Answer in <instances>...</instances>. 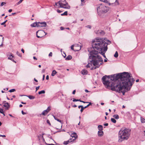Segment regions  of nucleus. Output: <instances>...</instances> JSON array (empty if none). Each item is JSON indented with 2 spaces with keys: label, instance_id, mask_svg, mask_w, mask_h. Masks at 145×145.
<instances>
[{
  "label": "nucleus",
  "instance_id": "obj_1",
  "mask_svg": "<svg viewBox=\"0 0 145 145\" xmlns=\"http://www.w3.org/2000/svg\"><path fill=\"white\" fill-rule=\"evenodd\" d=\"M103 84L107 88L123 95L130 90L135 80L132 78V75L128 72H124L111 76L105 75L102 78Z\"/></svg>",
  "mask_w": 145,
  "mask_h": 145
},
{
  "label": "nucleus",
  "instance_id": "obj_2",
  "mask_svg": "<svg viewBox=\"0 0 145 145\" xmlns=\"http://www.w3.org/2000/svg\"><path fill=\"white\" fill-rule=\"evenodd\" d=\"M111 43V41L107 40L106 38L97 39L92 41V48L89 49V58L88 60V64L86 65L87 68L90 67L93 65L96 67L94 68L96 69L99 67L103 63V60L101 57L97 55L98 51H101V54L104 57L106 58L105 53L107 50V45Z\"/></svg>",
  "mask_w": 145,
  "mask_h": 145
},
{
  "label": "nucleus",
  "instance_id": "obj_3",
  "mask_svg": "<svg viewBox=\"0 0 145 145\" xmlns=\"http://www.w3.org/2000/svg\"><path fill=\"white\" fill-rule=\"evenodd\" d=\"M131 130L125 127L122 128L118 134V142H121L125 140H127L130 135Z\"/></svg>",
  "mask_w": 145,
  "mask_h": 145
},
{
  "label": "nucleus",
  "instance_id": "obj_4",
  "mask_svg": "<svg viewBox=\"0 0 145 145\" xmlns=\"http://www.w3.org/2000/svg\"><path fill=\"white\" fill-rule=\"evenodd\" d=\"M97 8V10L98 15L101 16L103 14L106 13L108 10V8L102 4H100Z\"/></svg>",
  "mask_w": 145,
  "mask_h": 145
},
{
  "label": "nucleus",
  "instance_id": "obj_5",
  "mask_svg": "<svg viewBox=\"0 0 145 145\" xmlns=\"http://www.w3.org/2000/svg\"><path fill=\"white\" fill-rule=\"evenodd\" d=\"M58 3H59V7L61 8L68 9H69L70 8V7L68 3L66 1V0H62V3L59 2Z\"/></svg>",
  "mask_w": 145,
  "mask_h": 145
},
{
  "label": "nucleus",
  "instance_id": "obj_6",
  "mask_svg": "<svg viewBox=\"0 0 145 145\" xmlns=\"http://www.w3.org/2000/svg\"><path fill=\"white\" fill-rule=\"evenodd\" d=\"M44 31L42 30H39L36 32V36L38 38H41L44 35L47 34Z\"/></svg>",
  "mask_w": 145,
  "mask_h": 145
},
{
  "label": "nucleus",
  "instance_id": "obj_7",
  "mask_svg": "<svg viewBox=\"0 0 145 145\" xmlns=\"http://www.w3.org/2000/svg\"><path fill=\"white\" fill-rule=\"evenodd\" d=\"M74 45V51H78L81 49V46L78 44H75Z\"/></svg>",
  "mask_w": 145,
  "mask_h": 145
},
{
  "label": "nucleus",
  "instance_id": "obj_8",
  "mask_svg": "<svg viewBox=\"0 0 145 145\" xmlns=\"http://www.w3.org/2000/svg\"><path fill=\"white\" fill-rule=\"evenodd\" d=\"M47 25L46 23L45 22H39V25H38V27H45Z\"/></svg>",
  "mask_w": 145,
  "mask_h": 145
},
{
  "label": "nucleus",
  "instance_id": "obj_9",
  "mask_svg": "<svg viewBox=\"0 0 145 145\" xmlns=\"http://www.w3.org/2000/svg\"><path fill=\"white\" fill-rule=\"evenodd\" d=\"M50 110V107L48 106V107L47 109L42 112V114L43 115L45 116L47 114Z\"/></svg>",
  "mask_w": 145,
  "mask_h": 145
},
{
  "label": "nucleus",
  "instance_id": "obj_10",
  "mask_svg": "<svg viewBox=\"0 0 145 145\" xmlns=\"http://www.w3.org/2000/svg\"><path fill=\"white\" fill-rule=\"evenodd\" d=\"M39 25V22H36L33 23L31 25V27H35L36 26L38 27V25Z\"/></svg>",
  "mask_w": 145,
  "mask_h": 145
},
{
  "label": "nucleus",
  "instance_id": "obj_11",
  "mask_svg": "<svg viewBox=\"0 0 145 145\" xmlns=\"http://www.w3.org/2000/svg\"><path fill=\"white\" fill-rule=\"evenodd\" d=\"M7 56L8 57V59L12 60V58L14 57V56H13L12 54L10 53V55L9 54H8L7 55Z\"/></svg>",
  "mask_w": 145,
  "mask_h": 145
},
{
  "label": "nucleus",
  "instance_id": "obj_12",
  "mask_svg": "<svg viewBox=\"0 0 145 145\" xmlns=\"http://www.w3.org/2000/svg\"><path fill=\"white\" fill-rule=\"evenodd\" d=\"M3 106L6 108V110H8L10 107V105L8 103H7L6 104H4Z\"/></svg>",
  "mask_w": 145,
  "mask_h": 145
},
{
  "label": "nucleus",
  "instance_id": "obj_13",
  "mask_svg": "<svg viewBox=\"0 0 145 145\" xmlns=\"http://www.w3.org/2000/svg\"><path fill=\"white\" fill-rule=\"evenodd\" d=\"M82 74L83 75H86L88 72L87 70L85 69H83L81 71Z\"/></svg>",
  "mask_w": 145,
  "mask_h": 145
},
{
  "label": "nucleus",
  "instance_id": "obj_14",
  "mask_svg": "<svg viewBox=\"0 0 145 145\" xmlns=\"http://www.w3.org/2000/svg\"><path fill=\"white\" fill-rule=\"evenodd\" d=\"M98 134L99 136L101 137L103 135V132L102 131H99L98 132Z\"/></svg>",
  "mask_w": 145,
  "mask_h": 145
},
{
  "label": "nucleus",
  "instance_id": "obj_15",
  "mask_svg": "<svg viewBox=\"0 0 145 145\" xmlns=\"http://www.w3.org/2000/svg\"><path fill=\"white\" fill-rule=\"evenodd\" d=\"M72 56L70 55H69L65 59L66 60H71V59H72Z\"/></svg>",
  "mask_w": 145,
  "mask_h": 145
},
{
  "label": "nucleus",
  "instance_id": "obj_16",
  "mask_svg": "<svg viewBox=\"0 0 145 145\" xmlns=\"http://www.w3.org/2000/svg\"><path fill=\"white\" fill-rule=\"evenodd\" d=\"M26 96L30 99H33L35 98V97L34 96L31 95H26Z\"/></svg>",
  "mask_w": 145,
  "mask_h": 145
},
{
  "label": "nucleus",
  "instance_id": "obj_17",
  "mask_svg": "<svg viewBox=\"0 0 145 145\" xmlns=\"http://www.w3.org/2000/svg\"><path fill=\"white\" fill-rule=\"evenodd\" d=\"M98 129L99 130V131H102L103 130V126L102 125H99L98 127Z\"/></svg>",
  "mask_w": 145,
  "mask_h": 145
},
{
  "label": "nucleus",
  "instance_id": "obj_18",
  "mask_svg": "<svg viewBox=\"0 0 145 145\" xmlns=\"http://www.w3.org/2000/svg\"><path fill=\"white\" fill-rule=\"evenodd\" d=\"M57 72L55 70H53L51 74V75L52 76H54L57 73Z\"/></svg>",
  "mask_w": 145,
  "mask_h": 145
},
{
  "label": "nucleus",
  "instance_id": "obj_19",
  "mask_svg": "<svg viewBox=\"0 0 145 145\" xmlns=\"http://www.w3.org/2000/svg\"><path fill=\"white\" fill-rule=\"evenodd\" d=\"M71 136L72 137H74L75 138H76V137L77 136V135L76 133H72Z\"/></svg>",
  "mask_w": 145,
  "mask_h": 145
},
{
  "label": "nucleus",
  "instance_id": "obj_20",
  "mask_svg": "<svg viewBox=\"0 0 145 145\" xmlns=\"http://www.w3.org/2000/svg\"><path fill=\"white\" fill-rule=\"evenodd\" d=\"M72 142V141H70L69 140H68L67 141H65L63 143V144H65V145H66L68 144H69V142Z\"/></svg>",
  "mask_w": 145,
  "mask_h": 145
},
{
  "label": "nucleus",
  "instance_id": "obj_21",
  "mask_svg": "<svg viewBox=\"0 0 145 145\" xmlns=\"http://www.w3.org/2000/svg\"><path fill=\"white\" fill-rule=\"evenodd\" d=\"M113 117L116 119H118L119 118V116L117 114H115L113 116Z\"/></svg>",
  "mask_w": 145,
  "mask_h": 145
},
{
  "label": "nucleus",
  "instance_id": "obj_22",
  "mask_svg": "<svg viewBox=\"0 0 145 145\" xmlns=\"http://www.w3.org/2000/svg\"><path fill=\"white\" fill-rule=\"evenodd\" d=\"M54 118L55 119V120H56L58 122H59L60 123H62V121L61 120L59 119H58L56 117L54 116Z\"/></svg>",
  "mask_w": 145,
  "mask_h": 145
},
{
  "label": "nucleus",
  "instance_id": "obj_23",
  "mask_svg": "<svg viewBox=\"0 0 145 145\" xmlns=\"http://www.w3.org/2000/svg\"><path fill=\"white\" fill-rule=\"evenodd\" d=\"M140 120L141 122L142 123H144L145 122V119L144 118L141 117Z\"/></svg>",
  "mask_w": 145,
  "mask_h": 145
},
{
  "label": "nucleus",
  "instance_id": "obj_24",
  "mask_svg": "<svg viewBox=\"0 0 145 145\" xmlns=\"http://www.w3.org/2000/svg\"><path fill=\"white\" fill-rule=\"evenodd\" d=\"M45 93V91L44 90H42L40 91H39L38 92V93L39 95H40L42 94H44Z\"/></svg>",
  "mask_w": 145,
  "mask_h": 145
},
{
  "label": "nucleus",
  "instance_id": "obj_25",
  "mask_svg": "<svg viewBox=\"0 0 145 145\" xmlns=\"http://www.w3.org/2000/svg\"><path fill=\"white\" fill-rule=\"evenodd\" d=\"M118 52L116 51L114 55V56L116 58H117L118 57Z\"/></svg>",
  "mask_w": 145,
  "mask_h": 145
},
{
  "label": "nucleus",
  "instance_id": "obj_26",
  "mask_svg": "<svg viewBox=\"0 0 145 145\" xmlns=\"http://www.w3.org/2000/svg\"><path fill=\"white\" fill-rule=\"evenodd\" d=\"M7 21V20H5V21L4 22L1 23V25H4V26L5 27H6V25L5 24L6 23Z\"/></svg>",
  "mask_w": 145,
  "mask_h": 145
},
{
  "label": "nucleus",
  "instance_id": "obj_27",
  "mask_svg": "<svg viewBox=\"0 0 145 145\" xmlns=\"http://www.w3.org/2000/svg\"><path fill=\"white\" fill-rule=\"evenodd\" d=\"M99 33H100L101 35H103L105 34V32L103 31H99Z\"/></svg>",
  "mask_w": 145,
  "mask_h": 145
},
{
  "label": "nucleus",
  "instance_id": "obj_28",
  "mask_svg": "<svg viewBox=\"0 0 145 145\" xmlns=\"http://www.w3.org/2000/svg\"><path fill=\"white\" fill-rule=\"evenodd\" d=\"M111 121L114 123H115L116 121L114 118H111Z\"/></svg>",
  "mask_w": 145,
  "mask_h": 145
},
{
  "label": "nucleus",
  "instance_id": "obj_29",
  "mask_svg": "<svg viewBox=\"0 0 145 145\" xmlns=\"http://www.w3.org/2000/svg\"><path fill=\"white\" fill-rule=\"evenodd\" d=\"M67 15V11H65L63 14H61V15L62 16L64 15Z\"/></svg>",
  "mask_w": 145,
  "mask_h": 145
},
{
  "label": "nucleus",
  "instance_id": "obj_30",
  "mask_svg": "<svg viewBox=\"0 0 145 145\" xmlns=\"http://www.w3.org/2000/svg\"><path fill=\"white\" fill-rule=\"evenodd\" d=\"M60 2V3H62V1H59L57 3H55V5H56L57 6H59V3H58L59 2Z\"/></svg>",
  "mask_w": 145,
  "mask_h": 145
},
{
  "label": "nucleus",
  "instance_id": "obj_31",
  "mask_svg": "<svg viewBox=\"0 0 145 145\" xmlns=\"http://www.w3.org/2000/svg\"><path fill=\"white\" fill-rule=\"evenodd\" d=\"M16 54L18 56H19L20 57H22V55L21 54H20L19 52H18V51H17L16 52Z\"/></svg>",
  "mask_w": 145,
  "mask_h": 145
},
{
  "label": "nucleus",
  "instance_id": "obj_32",
  "mask_svg": "<svg viewBox=\"0 0 145 145\" xmlns=\"http://www.w3.org/2000/svg\"><path fill=\"white\" fill-rule=\"evenodd\" d=\"M81 110H80V112H83V111L84 109L85 108V107H84L83 106H82V108H81Z\"/></svg>",
  "mask_w": 145,
  "mask_h": 145
},
{
  "label": "nucleus",
  "instance_id": "obj_33",
  "mask_svg": "<svg viewBox=\"0 0 145 145\" xmlns=\"http://www.w3.org/2000/svg\"><path fill=\"white\" fill-rule=\"evenodd\" d=\"M88 103H89V104L86 106L84 107L85 108H87L90 105H91L92 104L91 103V102H88Z\"/></svg>",
  "mask_w": 145,
  "mask_h": 145
},
{
  "label": "nucleus",
  "instance_id": "obj_34",
  "mask_svg": "<svg viewBox=\"0 0 145 145\" xmlns=\"http://www.w3.org/2000/svg\"><path fill=\"white\" fill-rule=\"evenodd\" d=\"M15 89H10L9 91L10 92H14L15 91Z\"/></svg>",
  "mask_w": 145,
  "mask_h": 145
},
{
  "label": "nucleus",
  "instance_id": "obj_35",
  "mask_svg": "<svg viewBox=\"0 0 145 145\" xmlns=\"http://www.w3.org/2000/svg\"><path fill=\"white\" fill-rule=\"evenodd\" d=\"M74 45H72L71 46V49L72 50H73V51H74Z\"/></svg>",
  "mask_w": 145,
  "mask_h": 145
},
{
  "label": "nucleus",
  "instance_id": "obj_36",
  "mask_svg": "<svg viewBox=\"0 0 145 145\" xmlns=\"http://www.w3.org/2000/svg\"><path fill=\"white\" fill-rule=\"evenodd\" d=\"M6 4V3L4 2H2L1 3V6H3L4 5V4Z\"/></svg>",
  "mask_w": 145,
  "mask_h": 145
},
{
  "label": "nucleus",
  "instance_id": "obj_37",
  "mask_svg": "<svg viewBox=\"0 0 145 145\" xmlns=\"http://www.w3.org/2000/svg\"><path fill=\"white\" fill-rule=\"evenodd\" d=\"M86 27L88 28H89V29H91V26L90 25H88Z\"/></svg>",
  "mask_w": 145,
  "mask_h": 145
},
{
  "label": "nucleus",
  "instance_id": "obj_38",
  "mask_svg": "<svg viewBox=\"0 0 145 145\" xmlns=\"http://www.w3.org/2000/svg\"><path fill=\"white\" fill-rule=\"evenodd\" d=\"M57 12H58L59 13H60L61 12H62V11H61L59 10L58 9L57 10Z\"/></svg>",
  "mask_w": 145,
  "mask_h": 145
},
{
  "label": "nucleus",
  "instance_id": "obj_39",
  "mask_svg": "<svg viewBox=\"0 0 145 145\" xmlns=\"http://www.w3.org/2000/svg\"><path fill=\"white\" fill-rule=\"evenodd\" d=\"M3 110L2 108H0V113H3L2 112H3Z\"/></svg>",
  "mask_w": 145,
  "mask_h": 145
},
{
  "label": "nucleus",
  "instance_id": "obj_40",
  "mask_svg": "<svg viewBox=\"0 0 145 145\" xmlns=\"http://www.w3.org/2000/svg\"><path fill=\"white\" fill-rule=\"evenodd\" d=\"M52 52H50L49 54V56H52Z\"/></svg>",
  "mask_w": 145,
  "mask_h": 145
},
{
  "label": "nucleus",
  "instance_id": "obj_41",
  "mask_svg": "<svg viewBox=\"0 0 145 145\" xmlns=\"http://www.w3.org/2000/svg\"><path fill=\"white\" fill-rule=\"evenodd\" d=\"M47 123H48L49 125H51V124H50V121H49V120H47Z\"/></svg>",
  "mask_w": 145,
  "mask_h": 145
},
{
  "label": "nucleus",
  "instance_id": "obj_42",
  "mask_svg": "<svg viewBox=\"0 0 145 145\" xmlns=\"http://www.w3.org/2000/svg\"><path fill=\"white\" fill-rule=\"evenodd\" d=\"M73 102L78 101V100L77 99L74 98L73 99Z\"/></svg>",
  "mask_w": 145,
  "mask_h": 145
},
{
  "label": "nucleus",
  "instance_id": "obj_43",
  "mask_svg": "<svg viewBox=\"0 0 145 145\" xmlns=\"http://www.w3.org/2000/svg\"><path fill=\"white\" fill-rule=\"evenodd\" d=\"M22 113L23 115L25 114H26V113L24 112L23 110L22 111Z\"/></svg>",
  "mask_w": 145,
  "mask_h": 145
},
{
  "label": "nucleus",
  "instance_id": "obj_44",
  "mask_svg": "<svg viewBox=\"0 0 145 145\" xmlns=\"http://www.w3.org/2000/svg\"><path fill=\"white\" fill-rule=\"evenodd\" d=\"M39 87H40V86H38L36 88V91H37L39 88Z\"/></svg>",
  "mask_w": 145,
  "mask_h": 145
},
{
  "label": "nucleus",
  "instance_id": "obj_45",
  "mask_svg": "<svg viewBox=\"0 0 145 145\" xmlns=\"http://www.w3.org/2000/svg\"><path fill=\"white\" fill-rule=\"evenodd\" d=\"M7 103V102H6V101H4L3 102V103L4 104H6V103Z\"/></svg>",
  "mask_w": 145,
  "mask_h": 145
},
{
  "label": "nucleus",
  "instance_id": "obj_46",
  "mask_svg": "<svg viewBox=\"0 0 145 145\" xmlns=\"http://www.w3.org/2000/svg\"><path fill=\"white\" fill-rule=\"evenodd\" d=\"M63 56L65 58L66 56V54L65 53H64V55H63Z\"/></svg>",
  "mask_w": 145,
  "mask_h": 145
},
{
  "label": "nucleus",
  "instance_id": "obj_47",
  "mask_svg": "<svg viewBox=\"0 0 145 145\" xmlns=\"http://www.w3.org/2000/svg\"><path fill=\"white\" fill-rule=\"evenodd\" d=\"M115 2V3H117V5L119 4V3L118 1V0H116Z\"/></svg>",
  "mask_w": 145,
  "mask_h": 145
},
{
  "label": "nucleus",
  "instance_id": "obj_48",
  "mask_svg": "<svg viewBox=\"0 0 145 145\" xmlns=\"http://www.w3.org/2000/svg\"><path fill=\"white\" fill-rule=\"evenodd\" d=\"M60 29L61 30H63L64 29V28L63 27H60Z\"/></svg>",
  "mask_w": 145,
  "mask_h": 145
},
{
  "label": "nucleus",
  "instance_id": "obj_49",
  "mask_svg": "<svg viewBox=\"0 0 145 145\" xmlns=\"http://www.w3.org/2000/svg\"><path fill=\"white\" fill-rule=\"evenodd\" d=\"M0 137H6V136L4 135H0Z\"/></svg>",
  "mask_w": 145,
  "mask_h": 145
},
{
  "label": "nucleus",
  "instance_id": "obj_50",
  "mask_svg": "<svg viewBox=\"0 0 145 145\" xmlns=\"http://www.w3.org/2000/svg\"><path fill=\"white\" fill-rule=\"evenodd\" d=\"M49 76L48 75H47L46 76V79L47 80H48L49 79Z\"/></svg>",
  "mask_w": 145,
  "mask_h": 145
},
{
  "label": "nucleus",
  "instance_id": "obj_51",
  "mask_svg": "<svg viewBox=\"0 0 145 145\" xmlns=\"http://www.w3.org/2000/svg\"><path fill=\"white\" fill-rule=\"evenodd\" d=\"M75 92H76V91L75 90H74L72 93L73 94H75Z\"/></svg>",
  "mask_w": 145,
  "mask_h": 145
},
{
  "label": "nucleus",
  "instance_id": "obj_52",
  "mask_svg": "<svg viewBox=\"0 0 145 145\" xmlns=\"http://www.w3.org/2000/svg\"><path fill=\"white\" fill-rule=\"evenodd\" d=\"M81 102L84 103H88V102H85V101H82Z\"/></svg>",
  "mask_w": 145,
  "mask_h": 145
},
{
  "label": "nucleus",
  "instance_id": "obj_53",
  "mask_svg": "<svg viewBox=\"0 0 145 145\" xmlns=\"http://www.w3.org/2000/svg\"><path fill=\"white\" fill-rule=\"evenodd\" d=\"M11 60L13 62H14L15 63H16V61H15L13 59H12Z\"/></svg>",
  "mask_w": 145,
  "mask_h": 145
},
{
  "label": "nucleus",
  "instance_id": "obj_54",
  "mask_svg": "<svg viewBox=\"0 0 145 145\" xmlns=\"http://www.w3.org/2000/svg\"><path fill=\"white\" fill-rule=\"evenodd\" d=\"M21 51L23 53H24V50L22 48L21 49Z\"/></svg>",
  "mask_w": 145,
  "mask_h": 145
},
{
  "label": "nucleus",
  "instance_id": "obj_55",
  "mask_svg": "<svg viewBox=\"0 0 145 145\" xmlns=\"http://www.w3.org/2000/svg\"><path fill=\"white\" fill-rule=\"evenodd\" d=\"M83 106L82 105H80V106H78V108H81L82 107V106Z\"/></svg>",
  "mask_w": 145,
  "mask_h": 145
},
{
  "label": "nucleus",
  "instance_id": "obj_56",
  "mask_svg": "<svg viewBox=\"0 0 145 145\" xmlns=\"http://www.w3.org/2000/svg\"><path fill=\"white\" fill-rule=\"evenodd\" d=\"M12 11V9H9V10H8V12H11Z\"/></svg>",
  "mask_w": 145,
  "mask_h": 145
},
{
  "label": "nucleus",
  "instance_id": "obj_57",
  "mask_svg": "<svg viewBox=\"0 0 145 145\" xmlns=\"http://www.w3.org/2000/svg\"><path fill=\"white\" fill-rule=\"evenodd\" d=\"M104 125L105 126H107L108 125V123H106L104 124Z\"/></svg>",
  "mask_w": 145,
  "mask_h": 145
},
{
  "label": "nucleus",
  "instance_id": "obj_58",
  "mask_svg": "<svg viewBox=\"0 0 145 145\" xmlns=\"http://www.w3.org/2000/svg\"><path fill=\"white\" fill-rule=\"evenodd\" d=\"M33 58L34 59H35L37 60V58H36V57L35 56H34L33 57Z\"/></svg>",
  "mask_w": 145,
  "mask_h": 145
},
{
  "label": "nucleus",
  "instance_id": "obj_59",
  "mask_svg": "<svg viewBox=\"0 0 145 145\" xmlns=\"http://www.w3.org/2000/svg\"><path fill=\"white\" fill-rule=\"evenodd\" d=\"M72 107H77V106H76V105H73L72 106Z\"/></svg>",
  "mask_w": 145,
  "mask_h": 145
},
{
  "label": "nucleus",
  "instance_id": "obj_60",
  "mask_svg": "<svg viewBox=\"0 0 145 145\" xmlns=\"http://www.w3.org/2000/svg\"><path fill=\"white\" fill-rule=\"evenodd\" d=\"M44 77H45V76H44V75L43 76L42 80H44Z\"/></svg>",
  "mask_w": 145,
  "mask_h": 145
},
{
  "label": "nucleus",
  "instance_id": "obj_61",
  "mask_svg": "<svg viewBox=\"0 0 145 145\" xmlns=\"http://www.w3.org/2000/svg\"><path fill=\"white\" fill-rule=\"evenodd\" d=\"M21 103H22V104H26V103H24V102H21Z\"/></svg>",
  "mask_w": 145,
  "mask_h": 145
},
{
  "label": "nucleus",
  "instance_id": "obj_62",
  "mask_svg": "<svg viewBox=\"0 0 145 145\" xmlns=\"http://www.w3.org/2000/svg\"><path fill=\"white\" fill-rule=\"evenodd\" d=\"M9 115L12 117H14L11 114H9Z\"/></svg>",
  "mask_w": 145,
  "mask_h": 145
},
{
  "label": "nucleus",
  "instance_id": "obj_63",
  "mask_svg": "<svg viewBox=\"0 0 145 145\" xmlns=\"http://www.w3.org/2000/svg\"><path fill=\"white\" fill-rule=\"evenodd\" d=\"M85 91L86 92H89V91H88V90L86 89L85 90Z\"/></svg>",
  "mask_w": 145,
  "mask_h": 145
},
{
  "label": "nucleus",
  "instance_id": "obj_64",
  "mask_svg": "<svg viewBox=\"0 0 145 145\" xmlns=\"http://www.w3.org/2000/svg\"><path fill=\"white\" fill-rule=\"evenodd\" d=\"M47 145H55L54 144H48Z\"/></svg>",
  "mask_w": 145,
  "mask_h": 145
}]
</instances>
